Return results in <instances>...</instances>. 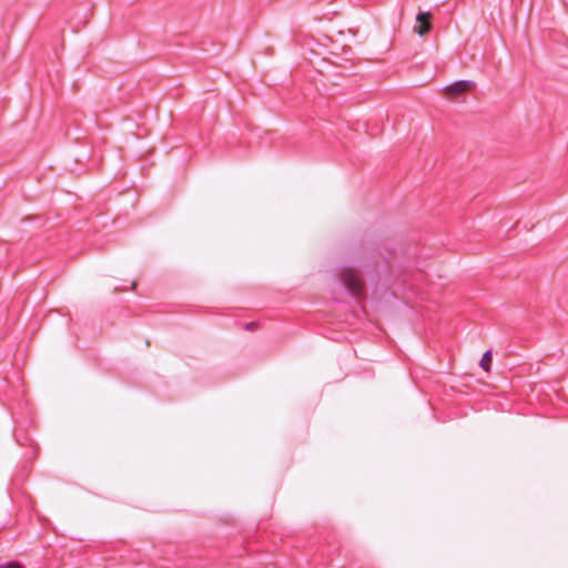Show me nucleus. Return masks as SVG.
I'll return each mask as SVG.
<instances>
[{"label":"nucleus","mask_w":568,"mask_h":568,"mask_svg":"<svg viewBox=\"0 0 568 568\" xmlns=\"http://www.w3.org/2000/svg\"><path fill=\"white\" fill-rule=\"evenodd\" d=\"M341 280L352 295L358 297L364 292V283L352 268H344L341 272Z\"/></svg>","instance_id":"obj_1"},{"label":"nucleus","mask_w":568,"mask_h":568,"mask_svg":"<svg viewBox=\"0 0 568 568\" xmlns=\"http://www.w3.org/2000/svg\"><path fill=\"white\" fill-rule=\"evenodd\" d=\"M0 568H23V567L18 562H8L6 565H2Z\"/></svg>","instance_id":"obj_5"},{"label":"nucleus","mask_w":568,"mask_h":568,"mask_svg":"<svg viewBox=\"0 0 568 568\" xmlns=\"http://www.w3.org/2000/svg\"><path fill=\"white\" fill-rule=\"evenodd\" d=\"M256 326H257V324L255 322H250V323L245 324V329L253 331L256 328Z\"/></svg>","instance_id":"obj_6"},{"label":"nucleus","mask_w":568,"mask_h":568,"mask_svg":"<svg viewBox=\"0 0 568 568\" xmlns=\"http://www.w3.org/2000/svg\"><path fill=\"white\" fill-rule=\"evenodd\" d=\"M474 87V83L470 81H457L449 85L446 91L448 94L457 95L460 93H464L466 91H469Z\"/></svg>","instance_id":"obj_3"},{"label":"nucleus","mask_w":568,"mask_h":568,"mask_svg":"<svg viewBox=\"0 0 568 568\" xmlns=\"http://www.w3.org/2000/svg\"><path fill=\"white\" fill-rule=\"evenodd\" d=\"M432 14L429 12H419L416 17V26L414 27V31L419 36H425L430 29Z\"/></svg>","instance_id":"obj_2"},{"label":"nucleus","mask_w":568,"mask_h":568,"mask_svg":"<svg viewBox=\"0 0 568 568\" xmlns=\"http://www.w3.org/2000/svg\"><path fill=\"white\" fill-rule=\"evenodd\" d=\"M479 365L485 372H490V366H491V352L490 351H487L484 353Z\"/></svg>","instance_id":"obj_4"}]
</instances>
